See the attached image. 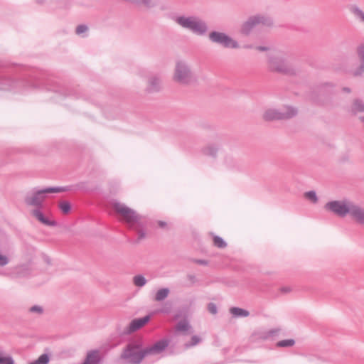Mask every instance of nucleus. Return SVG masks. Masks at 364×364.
Instances as JSON below:
<instances>
[{
	"label": "nucleus",
	"mask_w": 364,
	"mask_h": 364,
	"mask_svg": "<svg viewBox=\"0 0 364 364\" xmlns=\"http://www.w3.org/2000/svg\"><path fill=\"white\" fill-rule=\"evenodd\" d=\"M157 224L159 227L162 229H168V224L165 221L159 220L157 221Z\"/></svg>",
	"instance_id": "37"
},
{
	"label": "nucleus",
	"mask_w": 364,
	"mask_h": 364,
	"mask_svg": "<svg viewBox=\"0 0 364 364\" xmlns=\"http://www.w3.org/2000/svg\"><path fill=\"white\" fill-rule=\"evenodd\" d=\"M0 364H14V361L10 355L4 357L0 355Z\"/></svg>",
	"instance_id": "32"
},
{
	"label": "nucleus",
	"mask_w": 364,
	"mask_h": 364,
	"mask_svg": "<svg viewBox=\"0 0 364 364\" xmlns=\"http://www.w3.org/2000/svg\"><path fill=\"white\" fill-rule=\"evenodd\" d=\"M295 343L294 340L293 339H287V340H282L277 343V346L279 347H290L294 346Z\"/></svg>",
	"instance_id": "30"
},
{
	"label": "nucleus",
	"mask_w": 364,
	"mask_h": 364,
	"mask_svg": "<svg viewBox=\"0 0 364 364\" xmlns=\"http://www.w3.org/2000/svg\"><path fill=\"white\" fill-rule=\"evenodd\" d=\"M350 111L353 114L364 112V102L359 99L354 100L350 106Z\"/></svg>",
	"instance_id": "18"
},
{
	"label": "nucleus",
	"mask_w": 364,
	"mask_h": 364,
	"mask_svg": "<svg viewBox=\"0 0 364 364\" xmlns=\"http://www.w3.org/2000/svg\"><path fill=\"white\" fill-rule=\"evenodd\" d=\"M333 87V85L331 84V83H326L323 85V88L325 89L326 87Z\"/></svg>",
	"instance_id": "40"
},
{
	"label": "nucleus",
	"mask_w": 364,
	"mask_h": 364,
	"mask_svg": "<svg viewBox=\"0 0 364 364\" xmlns=\"http://www.w3.org/2000/svg\"><path fill=\"white\" fill-rule=\"evenodd\" d=\"M202 339L198 336H193L191 337V341L184 344V347L186 348H189L191 347L195 346L201 342Z\"/></svg>",
	"instance_id": "26"
},
{
	"label": "nucleus",
	"mask_w": 364,
	"mask_h": 364,
	"mask_svg": "<svg viewBox=\"0 0 364 364\" xmlns=\"http://www.w3.org/2000/svg\"><path fill=\"white\" fill-rule=\"evenodd\" d=\"M112 206L116 213L121 217L122 220L125 222L130 229L137 232L139 240H142L146 237L144 229L146 226V220L144 216L138 214L134 210L127 207L124 203L114 202Z\"/></svg>",
	"instance_id": "2"
},
{
	"label": "nucleus",
	"mask_w": 364,
	"mask_h": 364,
	"mask_svg": "<svg viewBox=\"0 0 364 364\" xmlns=\"http://www.w3.org/2000/svg\"><path fill=\"white\" fill-rule=\"evenodd\" d=\"M172 79L174 82L183 86H188L196 82L191 65L184 60L176 62Z\"/></svg>",
	"instance_id": "5"
},
{
	"label": "nucleus",
	"mask_w": 364,
	"mask_h": 364,
	"mask_svg": "<svg viewBox=\"0 0 364 364\" xmlns=\"http://www.w3.org/2000/svg\"><path fill=\"white\" fill-rule=\"evenodd\" d=\"M267 55V65L269 70L273 73L292 75L295 68L291 63L292 55L284 50H269Z\"/></svg>",
	"instance_id": "3"
},
{
	"label": "nucleus",
	"mask_w": 364,
	"mask_h": 364,
	"mask_svg": "<svg viewBox=\"0 0 364 364\" xmlns=\"http://www.w3.org/2000/svg\"><path fill=\"white\" fill-rule=\"evenodd\" d=\"M169 341L166 339L158 341L151 346L145 348L147 356L161 353L168 347Z\"/></svg>",
	"instance_id": "12"
},
{
	"label": "nucleus",
	"mask_w": 364,
	"mask_h": 364,
	"mask_svg": "<svg viewBox=\"0 0 364 364\" xmlns=\"http://www.w3.org/2000/svg\"><path fill=\"white\" fill-rule=\"evenodd\" d=\"M195 262L197 264H202V265L208 264V262L205 260H203V259H196V260H195Z\"/></svg>",
	"instance_id": "38"
},
{
	"label": "nucleus",
	"mask_w": 364,
	"mask_h": 364,
	"mask_svg": "<svg viewBox=\"0 0 364 364\" xmlns=\"http://www.w3.org/2000/svg\"><path fill=\"white\" fill-rule=\"evenodd\" d=\"M230 312L235 317H247L250 315L248 311L239 307L231 308Z\"/></svg>",
	"instance_id": "22"
},
{
	"label": "nucleus",
	"mask_w": 364,
	"mask_h": 364,
	"mask_svg": "<svg viewBox=\"0 0 364 364\" xmlns=\"http://www.w3.org/2000/svg\"><path fill=\"white\" fill-rule=\"evenodd\" d=\"M49 360V356L47 354H42L36 360L31 362L30 364H48Z\"/></svg>",
	"instance_id": "28"
},
{
	"label": "nucleus",
	"mask_w": 364,
	"mask_h": 364,
	"mask_svg": "<svg viewBox=\"0 0 364 364\" xmlns=\"http://www.w3.org/2000/svg\"><path fill=\"white\" fill-rule=\"evenodd\" d=\"M161 89V77L156 75H150L147 78L146 92L148 93H154L159 92Z\"/></svg>",
	"instance_id": "13"
},
{
	"label": "nucleus",
	"mask_w": 364,
	"mask_h": 364,
	"mask_svg": "<svg viewBox=\"0 0 364 364\" xmlns=\"http://www.w3.org/2000/svg\"><path fill=\"white\" fill-rule=\"evenodd\" d=\"M99 360V352L97 350H92L87 353L86 358L82 364H98Z\"/></svg>",
	"instance_id": "19"
},
{
	"label": "nucleus",
	"mask_w": 364,
	"mask_h": 364,
	"mask_svg": "<svg viewBox=\"0 0 364 364\" xmlns=\"http://www.w3.org/2000/svg\"><path fill=\"white\" fill-rule=\"evenodd\" d=\"M146 283V279L141 274H137L133 277V284L137 287H143Z\"/></svg>",
	"instance_id": "24"
},
{
	"label": "nucleus",
	"mask_w": 364,
	"mask_h": 364,
	"mask_svg": "<svg viewBox=\"0 0 364 364\" xmlns=\"http://www.w3.org/2000/svg\"><path fill=\"white\" fill-rule=\"evenodd\" d=\"M87 26H85V25H79L77 28H76V33L77 34H81V33H83L85 32H86L87 31Z\"/></svg>",
	"instance_id": "34"
},
{
	"label": "nucleus",
	"mask_w": 364,
	"mask_h": 364,
	"mask_svg": "<svg viewBox=\"0 0 364 364\" xmlns=\"http://www.w3.org/2000/svg\"><path fill=\"white\" fill-rule=\"evenodd\" d=\"M342 92H344V93H350L351 92V89L350 87H344L342 88Z\"/></svg>",
	"instance_id": "39"
},
{
	"label": "nucleus",
	"mask_w": 364,
	"mask_h": 364,
	"mask_svg": "<svg viewBox=\"0 0 364 364\" xmlns=\"http://www.w3.org/2000/svg\"><path fill=\"white\" fill-rule=\"evenodd\" d=\"M355 53L360 61V65L355 68H345L343 72L353 77H359L364 74V42L357 46Z\"/></svg>",
	"instance_id": "10"
},
{
	"label": "nucleus",
	"mask_w": 364,
	"mask_h": 364,
	"mask_svg": "<svg viewBox=\"0 0 364 364\" xmlns=\"http://www.w3.org/2000/svg\"><path fill=\"white\" fill-rule=\"evenodd\" d=\"M176 331L186 333L191 329V326L187 320H182L177 323L175 326Z\"/></svg>",
	"instance_id": "21"
},
{
	"label": "nucleus",
	"mask_w": 364,
	"mask_h": 364,
	"mask_svg": "<svg viewBox=\"0 0 364 364\" xmlns=\"http://www.w3.org/2000/svg\"><path fill=\"white\" fill-rule=\"evenodd\" d=\"M208 39L211 43L225 48L237 49L240 48L239 43L224 32L211 31L208 34Z\"/></svg>",
	"instance_id": "9"
},
{
	"label": "nucleus",
	"mask_w": 364,
	"mask_h": 364,
	"mask_svg": "<svg viewBox=\"0 0 364 364\" xmlns=\"http://www.w3.org/2000/svg\"><path fill=\"white\" fill-rule=\"evenodd\" d=\"M277 332H278V330H272V331H269V333L270 335H273V334H274V333H277Z\"/></svg>",
	"instance_id": "42"
},
{
	"label": "nucleus",
	"mask_w": 364,
	"mask_h": 364,
	"mask_svg": "<svg viewBox=\"0 0 364 364\" xmlns=\"http://www.w3.org/2000/svg\"><path fill=\"white\" fill-rule=\"evenodd\" d=\"M245 48H252V46H247Z\"/></svg>",
	"instance_id": "44"
},
{
	"label": "nucleus",
	"mask_w": 364,
	"mask_h": 364,
	"mask_svg": "<svg viewBox=\"0 0 364 364\" xmlns=\"http://www.w3.org/2000/svg\"><path fill=\"white\" fill-rule=\"evenodd\" d=\"M213 244L218 248H225L227 246L226 242L219 236L213 237Z\"/></svg>",
	"instance_id": "27"
},
{
	"label": "nucleus",
	"mask_w": 364,
	"mask_h": 364,
	"mask_svg": "<svg viewBox=\"0 0 364 364\" xmlns=\"http://www.w3.org/2000/svg\"><path fill=\"white\" fill-rule=\"evenodd\" d=\"M348 9L355 19L358 23L364 26V11L360 6L355 4L350 5Z\"/></svg>",
	"instance_id": "15"
},
{
	"label": "nucleus",
	"mask_w": 364,
	"mask_h": 364,
	"mask_svg": "<svg viewBox=\"0 0 364 364\" xmlns=\"http://www.w3.org/2000/svg\"><path fill=\"white\" fill-rule=\"evenodd\" d=\"M171 310V305L170 304L166 303L161 309L160 310V312L168 314Z\"/></svg>",
	"instance_id": "35"
},
{
	"label": "nucleus",
	"mask_w": 364,
	"mask_h": 364,
	"mask_svg": "<svg viewBox=\"0 0 364 364\" xmlns=\"http://www.w3.org/2000/svg\"><path fill=\"white\" fill-rule=\"evenodd\" d=\"M147 356L145 348L141 340L136 341L127 344L124 349L121 358L132 364H140Z\"/></svg>",
	"instance_id": "6"
},
{
	"label": "nucleus",
	"mask_w": 364,
	"mask_h": 364,
	"mask_svg": "<svg viewBox=\"0 0 364 364\" xmlns=\"http://www.w3.org/2000/svg\"><path fill=\"white\" fill-rule=\"evenodd\" d=\"M280 113L282 114V120H286L296 116L298 109L295 107L286 105L280 109Z\"/></svg>",
	"instance_id": "16"
},
{
	"label": "nucleus",
	"mask_w": 364,
	"mask_h": 364,
	"mask_svg": "<svg viewBox=\"0 0 364 364\" xmlns=\"http://www.w3.org/2000/svg\"><path fill=\"white\" fill-rule=\"evenodd\" d=\"M282 291L283 292H289L290 291V289L289 287H284L282 289Z\"/></svg>",
	"instance_id": "41"
},
{
	"label": "nucleus",
	"mask_w": 364,
	"mask_h": 364,
	"mask_svg": "<svg viewBox=\"0 0 364 364\" xmlns=\"http://www.w3.org/2000/svg\"><path fill=\"white\" fill-rule=\"evenodd\" d=\"M324 208L341 218L349 215L356 223L364 225V208L349 199L329 201L325 204Z\"/></svg>",
	"instance_id": "1"
},
{
	"label": "nucleus",
	"mask_w": 364,
	"mask_h": 364,
	"mask_svg": "<svg viewBox=\"0 0 364 364\" xmlns=\"http://www.w3.org/2000/svg\"><path fill=\"white\" fill-rule=\"evenodd\" d=\"M218 147L215 145L210 144L203 148L202 152L204 155L209 156H215L218 152Z\"/></svg>",
	"instance_id": "23"
},
{
	"label": "nucleus",
	"mask_w": 364,
	"mask_h": 364,
	"mask_svg": "<svg viewBox=\"0 0 364 364\" xmlns=\"http://www.w3.org/2000/svg\"><path fill=\"white\" fill-rule=\"evenodd\" d=\"M151 319V316L147 315L143 318L133 319L124 329V333L131 334L144 326Z\"/></svg>",
	"instance_id": "11"
},
{
	"label": "nucleus",
	"mask_w": 364,
	"mask_h": 364,
	"mask_svg": "<svg viewBox=\"0 0 364 364\" xmlns=\"http://www.w3.org/2000/svg\"><path fill=\"white\" fill-rule=\"evenodd\" d=\"M255 49L257 50L262 51V52L266 51L267 53H269V50H274L276 48H270V47H267V46H256Z\"/></svg>",
	"instance_id": "33"
},
{
	"label": "nucleus",
	"mask_w": 364,
	"mask_h": 364,
	"mask_svg": "<svg viewBox=\"0 0 364 364\" xmlns=\"http://www.w3.org/2000/svg\"><path fill=\"white\" fill-rule=\"evenodd\" d=\"M172 20L181 28L197 36H204L208 31L207 23L196 16L175 15Z\"/></svg>",
	"instance_id": "4"
},
{
	"label": "nucleus",
	"mask_w": 364,
	"mask_h": 364,
	"mask_svg": "<svg viewBox=\"0 0 364 364\" xmlns=\"http://www.w3.org/2000/svg\"><path fill=\"white\" fill-rule=\"evenodd\" d=\"M273 24L272 19L264 14H257L250 16L240 27V32L245 36H248L253 28L259 26H270Z\"/></svg>",
	"instance_id": "8"
},
{
	"label": "nucleus",
	"mask_w": 364,
	"mask_h": 364,
	"mask_svg": "<svg viewBox=\"0 0 364 364\" xmlns=\"http://www.w3.org/2000/svg\"><path fill=\"white\" fill-rule=\"evenodd\" d=\"M41 208H36L32 210L31 215L35 217L38 221L41 223L48 225V226H55L56 223L55 221H51L47 218H46L43 213L40 210Z\"/></svg>",
	"instance_id": "17"
},
{
	"label": "nucleus",
	"mask_w": 364,
	"mask_h": 364,
	"mask_svg": "<svg viewBox=\"0 0 364 364\" xmlns=\"http://www.w3.org/2000/svg\"><path fill=\"white\" fill-rule=\"evenodd\" d=\"M28 311L31 314L41 315L43 313V308L39 305H34L29 308Z\"/></svg>",
	"instance_id": "31"
},
{
	"label": "nucleus",
	"mask_w": 364,
	"mask_h": 364,
	"mask_svg": "<svg viewBox=\"0 0 364 364\" xmlns=\"http://www.w3.org/2000/svg\"><path fill=\"white\" fill-rule=\"evenodd\" d=\"M0 89H1V90H9V88L6 87H4V86H1Z\"/></svg>",
	"instance_id": "43"
},
{
	"label": "nucleus",
	"mask_w": 364,
	"mask_h": 364,
	"mask_svg": "<svg viewBox=\"0 0 364 364\" xmlns=\"http://www.w3.org/2000/svg\"><path fill=\"white\" fill-rule=\"evenodd\" d=\"M66 190L65 188L59 187L46 188L44 189L33 188L26 195L24 202L27 205L35 207L36 209L41 208L47 194L60 193Z\"/></svg>",
	"instance_id": "7"
},
{
	"label": "nucleus",
	"mask_w": 364,
	"mask_h": 364,
	"mask_svg": "<svg viewBox=\"0 0 364 364\" xmlns=\"http://www.w3.org/2000/svg\"><path fill=\"white\" fill-rule=\"evenodd\" d=\"M169 294L170 290L168 288L160 289L156 292L154 300L157 302L162 301L168 297Z\"/></svg>",
	"instance_id": "20"
},
{
	"label": "nucleus",
	"mask_w": 364,
	"mask_h": 364,
	"mask_svg": "<svg viewBox=\"0 0 364 364\" xmlns=\"http://www.w3.org/2000/svg\"><path fill=\"white\" fill-rule=\"evenodd\" d=\"M208 309L212 314H215L217 313V307L213 303H210L208 304Z\"/></svg>",
	"instance_id": "36"
},
{
	"label": "nucleus",
	"mask_w": 364,
	"mask_h": 364,
	"mask_svg": "<svg viewBox=\"0 0 364 364\" xmlns=\"http://www.w3.org/2000/svg\"><path fill=\"white\" fill-rule=\"evenodd\" d=\"M262 117L266 121L272 120H282V114L280 113V109L269 108L267 109L262 115Z\"/></svg>",
	"instance_id": "14"
},
{
	"label": "nucleus",
	"mask_w": 364,
	"mask_h": 364,
	"mask_svg": "<svg viewBox=\"0 0 364 364\" xmlns=\"http://www.w3.org/2000/svg\"><path fill=\"white\" fill-rule=\"evenodd\" d=\"M58 208L63 214H68L71 210V205L67 200H61L58 203Z\"/></svg>",
	"instance_id": "25"
},
{
	"label": "nucleus",
	"mask_w": 364,
	"mask_h": 364,
	"mask_svg": "<svg viewBox=\"0 0 364 364\" xmlns=\"http://www.w3.org/2000/svg\"><path fill=\"white\" fill-rule=\"evenodd\" d=\"M305 197L312 203H316L318 201L316 193L314 191H308L305 193Z\"/></svg>",
	"instance_id": "29"
}]
</instances>
